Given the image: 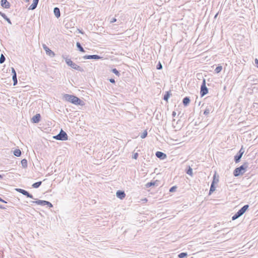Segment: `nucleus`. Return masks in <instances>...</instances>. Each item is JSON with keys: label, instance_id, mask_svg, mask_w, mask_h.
I'll list each match as a JSON object with an SVG mask.
<instances>
[{"label": "nucleus", "instance_id": "obj_51", "mask_svg": "<svg viewBox=\"0 0 258 258\" xmlns=\"http://www.w3.org/2000/svg\"><path fill=\"white\" fill-rule=\"evenodd\" d=\"M172 122H175V119H173Z\"/></svg>", "mask_w": 258, "mask_h": 258}, {"label": "nucleus", "instance_id": "obj_2", "mask_svg": "<svg viewBox=\"0 0 258 258\" xmlns=\"http://www.w3.org/2000/svg\"><path fill=\"white\" fill-rule=\"evenodd\" d=\"M248 163L247 162H244L240 166L236 168L233 171V175L235 177L242 175L246 171V169L248 167Z\"/></svg>", "mask_w": 258, "mask_h": 258}, {"label": "nucleus", "instance_id": "obj_28", "mask_svg": "<svg viewBox=\"0 0 258 258\" xmlns=\"http://www.w3.org/2000/svg\"><path fill=\"white\" fill-rule=\"evenodd\" d=\"M21 164L23 168H26L27 167V160L26 159H22L21 160Z\"/></svg>", "mask_w": 258, "mask_h": 258}, {"label": "nucleus", "instance_id": "obj_45", "mask_svg": "<svg viewBox=\"0 0 258 258\" xmlns=\"http://www.w3.org/2000/svg\"><path fill=\"white\" fill-rule=\"evenodd\" d=\"M0 202H3V203H7L8 202H6V201H5L4 200H3V199H2L1 197H0Z\"/></svg>", "mask_w": 258, "mask_h": 258}, {"label": "nucleus", "instance_id": "obj_32", "mask_svg": "<svg viewBox=\"0 0 258 258\" xmlns=\"http://www.w3.org/2000/svg\"><path fill=\"white\" fill-rule=\"evenodd\" d=\"M222 70V67L221 66H218L216 68L214 71L215 73L218 74Z\"/></svg>", "mask_w": 258, "mask_h": 258}, {"label": "nucleus", "instance_id": "obj_11", "mask_svg": "<svg viewBox=\"0 0 258 258\" xmlns=\"http://www.w3.org/2000/svg\"><path fill=\"white\" fill-rule=\"evenodd\" d=\"M156 156L161 160H164L166 158L167 155L163 152L157 151L155 153Z\"/></svg>", "mask_w": 258, "mask_h": 258}, {"label": "nucleus", "instance_id": "obj_24", "mask_svg": "<svg viewBox=\"0 0 258 258\" xmlns=\"http://www.w3.org/2000/svg\"><path fill=\"white\" fill-rule=\"evenodd\" d=\"M171 95L170 91H166L163 96V100L168 102V99Z\"/></svg>", "mask_w": 258, "mask_h": 258}, {"label": "nucleus", "instance_id": "obj_33", "mask_svg": "<svg viewBox=\"0 0 258 258\" xmlns=\"http://www.w3.org/2000/svg\"><path fill=\"white\" fill-rule=\"evenodd\" d=\"M111 72L118 77L120 75L119 72L115 68L112 69Z\"/></svg>", "mask_w": 258, "mask_h": 258}, {"label": "nucleus", "instance_id": "obj_3", "mask_svg": "<svg viewBox=\"0 0 258 258\" xmlns=\"http://www.w3.org/2000/svg\"><path fill=\"white\" fill-rule=\"evenodd\" d=\"M62 57L65 59V61L68 66L79 72H84V69L82 67L74 63L70 58H67L64 55H63Z\"/></svg>", "mask_w": 258, "mask_h": 258}, {"label": "nucleus", "instance_id": "obj_15", "mask_svg": "<svg viewBox=\"0 0 258 258\" xmlns=\"http://www.w3.org/2000/svg\"><path fill=\"white\" fill-rule=\"evenodd\" d=\"M248 205H245L241 208L237 212L242 216L248 210Z\"/></svg>", "mask_w": 258, "mask_h": 258}, {"label": "nucleus", "instance_id": "obj_17", "mask_svg": "<svg viewBox=\"0 0 258 258\" xmlns=\"http://www.w3.org/2000/svg\"><path fill=\"white\" fill-rule=\"evenodd\" d=\"M39 2V0H33L32 4L28 8V10H33L37 8Z\"/></svg>", "mask_w": 258, "mask_h": 258}, {"label": "nucleus", "instance_id": "obj_35", "mask_svg": "<svg viewBox=\"0 0 258 258\" xmlns=\"http://www.w3.org/2000/svg\"><path fill=\"white\" fill-rule=\"evenodd\" d=\"M12 79L14 78V77L17 78V73L14 68H12Z\"/></svg>", "mask_w": 258, "mask_h": 258}, {"label": "nucleus", "instance_id": "obj_26", "mask_svg": "<svg viewBox=\"0 0 258 258\" xmlns=\"http://www.w3.org/2000/svg\"><path fill=\"white\" fill-rule=\"evenodd\" d=\"M76 46L80 51L82 52H85V50H84V48L83 47V46H82V45L81 44V43L80 42H77Z\"/></svg>", "mask_w": 258, "mask_h": 258}, {"label": "nucleus", "instance_id": "obj_25", "mask_svg": "<svg viewBox=\"0 0 258 258\" xmlns=\"http://www.w3.org/2000/svg\"><path fill=\"white\" fill-rule=\"evenodd\" d=\"M14 155L16 157H20L22 155V152L19 149H16L14 151Z\"/></svg>", "mask_w": 258, "mask_h": 258}, {"label": "nucleus", "instance_id": "obj_9", "mask_svg": "<svg viewBox=\"0 0 258 258\" xmlns=\"http://www.w3.org/2000/svg\"><path fill=\"white\" fill-rule=\"evenodd\" d=\"M83 58L84 59H95L98 60L102 58L101 56H100L99 55L97 54H93V55H84L83 57Z\"/></svg>", "mask_w": 258, "mask_h": 258}, {"label": "nucleus", "instance_id": "obj_1", "mask_svg": "<svg viewBox=\"0 0 258 258\" xmlns=\"http://www.w3.org/2000/svg\"><path fill=\"white\" fill-rule=\"evenodd\" d=\"M63 99L76 105L83 106L85 105L84 101L73 95L64 94Z\"/></svg>", "mask_w": 258, "mask_h": 258}, {"label": "nucleus", "instance_id": "obj_46", "mask_svg": "<svg viewBox=\"0 0 258 258\" xmlns=\"http://www.w3.org/2000/svg\"><path fill=\"white\" fill-rule=\"evenodd\" d=\"M213 180H215V183H216V182H218L219 181L218 178L217 179H216L215 175H214V179Z\"/></svg>", "mask_w": 258, "mask_h": 258}, {"label": "nucleus", "instance_id": "obj_29", "mask_svg": "<svg viewBox=\"0 0 258 258\" xmlns=\"http://www.w3.org/2000/svg\"><path fill=\"white\" fill-rule=\"evenodd\" d=\"M240 216H241V215L238 212H237L232 217V220L234 221V220H235L236 219H238V218H239Z\"/></svg>", "mask_w": 258, "mask_h": 258}, {"label": "nucleus", "instance_id": "obj_34", "mask_svg": "<svg viewBox=\"0 0 258 258\" xmlns=\"http://www.w3.org/2000/svg\"><path fill=\"white\" fill-rule=\"evenodd\" d=\"M147 135L148 132L146 130L144 131V132L142 134H141L140 137L142 139H144L147 136Z\"/></svg>", "mask_w": 258, "mask_h": 258}, {"label": "nucleus", "instance_id": "obj_8", "mask_svg": "<svg viewBox=\"0 0 258 258\" xmlns=\"http://www.w3.org/2000/svg\"><path fill=\"white\" fill-rule=\"evenodd\" d=\"M15 190L17 191H18V192L23 194V195L26 196L27 198H29L30 199H34L33 196L32 194H30L27 190H25V189H22V188H16Z\"/></svg>", "mask_w": 258, "mask_h": 258}, {"label": "nucleus", "instance_id": "obj_38", "mask_svg": "<svg viewBox=\"0 0 258 258\" xmlns=\"http://www.w3.org/2000/svg\"><path fill=\"white\" fill-rule=\"evenodd\" d=\"M177 188L176 186H173L169 189V191L171 192H173L176 191V189Z\"/></svg>", "mask_w": 258, "mask_h": 258}, {"label": "nucleus", "instance_id": "obj_10", "mask_svg": "<svg viewBox=\"0 0 258 258\" xmlns=\"http://www.w3.org/2000/svg\"><path fill=\"white\" fill-rule=\"evenodd\" d=\"M42 46L44 50L45 51L46 54L50 56L51 57L54 56V52L50 50L45 44H43Z\"/></svg>", "mask_w": 258, "mask_h": 258}, {"label": "nucleus", "instance_id": "obj_7", "mask_svg": "<svg viewBox=\"0 0 258 258\" xmlns=\"http://www.w3.org/2000/svg\"><path fill=\"white\" fill-rule=\"evenodd\" d=\"M244 152V149L243 148V146L241 147L240 150L238 151V152L237 153L236 155L234 157V160L236 163H237L240 162V159Z\"/></svg>", "mask_w": 258, "mask_h": 258}, {"label": "nucleus", "instance_id": "obj_4", "mask_svg": "<svg viewBox=\"0 0 258 258\" xmlns=\"http://www.w3.org/2000/svg\"><path fill=\"white\" fill-rule=\"evenodd\" d=\"M53 138L57 140L66 141L68 140V136L67 134L64 131L61 129L59 134L56 136H53Z\"/></svg>", "mask_w": 258, "mask_h": 258}, {"label": "nucleus", "instance_id": "obj_13", "mask_svg": "<svg viewBox=\"0 0 258 258\" xmlns=\"http://www.w3.org/2000/svg\"><path fill=\"white\" fill-rule=\"evenodd\" d=\"M116 195L118 198H119L121 200H122L125 197V194L124 191L123 190H118L117 191Z\"/></svg>", "mask_w": 258, "mask_h": 258}, {"label": "nucleus", "instance_id": "obj_44", "mask_svg": "<svg viewBox=\"0 0 258 258\" xmlns=\"http://www.w3.org/2000/svg\"><path fill=\"white\" fill-rule=\"evenodd\" d=\"M7 207H8V206L5 207L3 205H0V209H6L7 208Z\"/></svg>", "mask_w": 258, "mask_h": 258}, {"label": "nucleus", "instance_id": "obj_14", "mask_svg": "<svg viewBox=\"0 0 258 258\" xmlns=\"http://www.w3.org/2000/svg\"><path fill=\"white\" fill-rule=\"evenodd\" d=\"M1 6L5 9H9L10 7V4L7 0H1Z\"/></svg>", "mask_w": 258, "mask_h": 258}, {"label": "nucleus", "instance_id": "obj_43", "mask_svg": "<svg viewBox=\"0 0 258 258\" xmlns=\"http://www.w3.org/2000/svg\"><path fill=\"white\" fill-rule=\"evenodd\" d=\"M254 63L255 64V66L258 68V59L257 58H255L254 59Z\"/></svg>", "mask_w": 258, "mask_h": 258}, {"label": "nucleus", "instance_id": "obj_31", "mask_svg": "<svg viewBox=\"0 0 258 258\" xmlns=\"http://www.w3.org/2000/svg\"><path fill=\"white\" fill-rule=\"evenodd\" d=\"M187 256V253L186 252H181L178 254V258H184Z\"/></svg>", "mask_w": 258, "mask_h": 258}, {"label": "nucleus", "instance_id": "obj_18", "mask_svg": "<svg viewBox=\"0 0 258 258\" xmlns=\"http://www.w3.org/2000/svg\"><path fill=\"white\" fill-rule=\"evenodd\" d=\"M190 102V99L189 97H185L182 100V103L184 106H187L189 105Z\"/></svg>", "mask_w": 258, "mask_h": 258}, {"label": "nucleus", "instance_id": "obj_6", "mask_svg": "<svg viewBox=\"0 0 258 258\" xmlns=\"http://www.w3.org/2000/svg\"><path fill=\"white\" fill-rule=\"evenodd\" d=\"M206 80L205 79H203L200 90V95L201 97H203L208 93V89L206 87Z\"/></svg>", "mask_w": 258, "mask_h": 258}, {"label": "nucleus", "instance_id": "obj_12", "mask_svg": "<svg viewBox=\"0 0 258 258\" xmlns=\"http://www.w3.org/2000/svg\"><path fill=\"white\" fill-rule=\"evenodd\" d=\"M41 115L39 113H37L32 118V122L33 123H38L40 121Z\"/></svg>", "mask_w": 258, "mask_h": 258}, {"label": "nucleus", "instance_id": "obj_37", "mask_svg": "<svg viewBox=\"0 0 258 258\" xmlns=\"http://www.w3.org/2000/svg\"><path fill=\"white\" fill-rule=\"evenodd\" d=\"M156 69L157 70H161L162 69V65L160 61H159L158 63H157L156 66Z\"/></svg>", "mask_w": 258, "mask_h": 258}, {"label": "nucleus", "instance_id": "obj_50", "mask_svg": "<svg viewBox=\"0 0 258 258\" xmlns=\"http://www.w3.org/2000/svg\"><path fill=\"white\" fill-rule=\"evenodd\" d=\"M29 1H30V0H25V2H26V3H28V2H29Z\"/></svg>", "mask_w": 258, "mask_h": 258}, {"label": "nucleus", "instance_id": "obj_16", "mask_svg": "<svg viewBox=\"0 0 258 258\" xmlns=\"http://www.w3.org/2000/svg\"><path fill=\"white\" fill-rule=\"evenodd\" d=\"M248 205H245L241 208L237 212L242 216L248 210Z\"/></svg>", "mask_w": 258, "mask_h": 258}, {"label": "nucleus", "instance_id": "obj_27", "mask_svg": "<svg viewBox=\"0 0 258 258\" xmlns=\"http://www.w3.org/2000/svg\"><path fill=\"white\" fill-rule=\"evenodd\" d=\"M41 184H42V181H38V182L34 183L32 186L33 188H37L41 185Z\"/></svg>", "mask_w": 258, "mask_h": 258}, {"label": "nucleus", "instance_id": "obj_36", "mask_svg": "<svg viewBox=\"0 0 258 258\" xmlns=\"http://www.w3.org/2000/svg\"><path fill=\"white\" fill-rule=\"evenodd\" d=\"M6 60L5 56L3 54H1V57H0V63L2 64L5 62Z\"/></svg>", "mask_w": 258, "mask_h": 258}, {"label": "nucleus", "instance_id": "obj_20", "mask_svg": "<svg viewBox=\"0 0 258 258\" xmlns=\"http://www.w3.org/2000/svg\"><path fill=\"white\" fill-rule=\"evenodd\" d=\"M212 109V106H211V105L207 106L204 111V114L206 116H207L210 113V112Z\"/></svg>", "mask_w": 258, "mask_h": 258}, {"label": "nucleus", "instance_id": "obj_5", "mask_svg": "<svg viewBox=\"0 0 258 258\" xmlns=\"http://www.w3.org/2000/svg\"><path fill=\"white\" fill-rule=\"evenodd\" d=\"M31 202L32 203H35L36 204H37L38 205H40L42 206H44L46 205L48 207H49V208H51L53 207L52 204L50 202H49L48 201H44V200H37L34 201H31Z\"/></svg>", "mask_w": 258, "mask_h": 258}, {"label": "nucleus", "instance_id": "obj_23", "mask_svg": "<svg viewBox=\"0 0 258 258\" xmlns=\"http://www.w3.org/2000/svg\"><path fill=\"white\" fill-rule=\"evenodd\" d=\"M158 182V180H156V181H150L149 182H148L146 184V187L147 188H149L150 187H151L152 186H154V185H157V183Z\"/></svg>", "mask_w": 258, "mask_h": 258}, {"label": "nucleus", "instance_id": "obj_49", "mask_svg": "<svg viewBox=\"0 0 258 258\" xmlns=\"http://www.w3.org/2000/svg\"><path fill=\"white\" fill-rule=\"evenodd\" d=\"M218 15V13H217V14L215 15V17H214V18H216L217 17Z\"/></svg>", "mask_w": 258, "mask_h": 258}, {"label": "nucleus", "instance_id": "obj_21", "mask_svg": "<svg viewBox=\"0 0 258 258\" xmlns=\"http://www.w3.org/2000/svg\"><path fill=\"white\" fill-rule=\"evenodd\" d=\"M215 189L216 187L215 186V180H213L211 184L209 194H212V193H213L215 190Z\"/></svg>", "mask_w": 258, "mask_h": 258}, {"label": "nucleus", "instance_id": "obj_47", "mask_svg": "<svg viewBox=\"0 0 258 258\" xmlns=\"http://www.w3.org/2000/svg\"><path fill=\"white\" fill-rule=\"evenodd\" d=\"M176 113L175 111H173L172 113V115L173 117H175V115H176Z\"/></svg>", "mask_w": 258, "mask_h": 258}, {"label": "nucleus", "instance_id": "obj_40", "mask_svg": "<svg viewBox=\"0 0 258 258\" xmlns=\"http://www.w3.org/2000/svg\"><path fill=\"white\" fill-rule=\"evenodd\" d=\"M139 156V154L138 153H135L133 155V158L135 159H137Z\"/></svg>", "mask_w": 258, "mask_h": 258}, {"label": "nucleus", "instance_id": "obj_42", "mask_svg": "<svg viewBox=\"0 0 258 258\" xmlns=\"http://www.w3.org/2000/svg\"><path fill=\"white\" fill-rule=\"evenodd\" d=\"M109 81L110 83H112V84H115V81L114 79L113 78H111V79H109Z\"/></svg>", "mask_w": 258, "mask_h": 258}, {"label": "nucleus", "instance_id": "obj_41", "mask_svg": "<svg viewBox=\"0 0 258 258\" xmlns=\"http://www.w3.org/2000/svg\"><path fill=\"white\" fill-rule=\"evenodd\" d=\"M116 19L115 18H112L111 20L110 21V23H114L116 21Z\"/></svg>", "mask_w": 258, "mask_h": 258}, {"label": "nucleus", "instance_id": "obj_48", "mask_svg": "<svg viewBox=\"0 0 258 258\" xmlns=\"http://www.w3.org/2000/svg\"><path fill=\"white\" fill-rule=\"evenodd\" d=\"M4 175L0 174V179H2L3 178Z\"/></svg>", "mask_w": 258, "mask_h": 258}, {"label": "nucleus", "instance_id": "obj_22", "mask_svg": "<svg viewBox=\"0 0 258 258\" xmlns=\"http://www.w3.org/2000/svg\"><path fill=\"white\" fill-rule=\"evenodd\" d=\"M0 15L6 20L8 22V23L10 24H12V22L11 20L6 16V15L5 13H3L1 12H0Z\"/></svg>", "mask_w": 258, "mask_h": 258}, {"label": "nucleus", "instance_id": "obj_19", "mask_svg": "<svg viewBox=\"0 0 258 258\" xmlns=\"http://www.w3.org/2000/svg\"><path fill=\"white\" fill-rule=\"evenodd\" d=\"M53 13L55 15V16L57 18H59L60 16V10L57 7H55L53 9Z\"/></svg>", "mask_w": 258, "mask_h": 258}, {"label": "nucleus", "instance_id": "obj_39", "mask_svg": "<svg viewBox=\"0 0 258 258\" xmlns=\"http://www.w3.org/2000/svg\"><path fill=\"white\" fill-rule=\"evenodd\" d=\"M13 85L16 86L18 83L17 78L14 77V78L13 79Z\"/></svg>", "mask_w": 258, "mask_h": 258}, {"label": "nucleus", "instance_id": "obj_30", "mask_svg": "<svg viewBox=\"0 0 258 258\" xmlns=\"http://www.w3.org/2000/svg\"><path fill=\"white\" fill-rule=\"evenodd\" d=\"M186 173L192 176V169L190 166H188V168L186 170Z\"/></svg>", "mask_w": 258, "mask_h": 258}]
</instances>
